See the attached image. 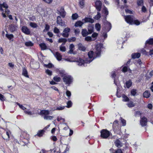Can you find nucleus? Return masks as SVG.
<instances>
[{"label":"nucleus","instance_id":"obj_1","mask_svg":"<svg viewBox=\"0 0 153 153\" xmlns=\"http://www.w3.org/2000/svg\"><path fill=\"white\" fill-rule=\"evenodd\" d=\"M9 6L6 2L1 3L0 1V11L1 12V15L4 18L7 17L6 15L9 14L10 12L8 9Z\"/></svg>","mask_w":153,"mask_h":153},{"label":"nucleus","instance_id":"obj_2","mask_svg":"<svg viewBox=\"0 0 153 153\" xmlns=\"http://www.w3.org/2000/svg\"><path fill=\"white\" fill-rule=\"evenodd\" d=\"M125 20L126 22L131 25L135 24L136 25H139L140 24V22L132 15H128L125 16Z\"/></svg>","mask_w":153,"mask_h":153},{"label":"nucleus","instance_id":"obj_3","mask_svg":"<svg viewBox=\"0 0 153 153\" xmlns=\"http://www.w3.org/2000/svg\"><path fill=\"white\" fill-rule=\"evenodd\" d=\"M111 135V133L106 129H102L100 131V137L102 139H107Z\"/></svg>","mask_w":153,"mask_h":153},{"label":"nucleus","instance_id":"obj_4","mask_svg":"<svg viewBox=\"0 0 153 153\" xmlns=\"http://www.w3.org/2000/svg\"><path fill=\"white\" fill-rule=\"evenodd\" d=\"M63 82L65 84L70 85L73 81V78L70 75H66L62 78Z\"/></svg>","mask_w":153,"mask_h":153},{"label":"nucleus","instance_id":"obj_5","mask_svg":"<svg viewBox=\"0 0 153 153\" xmlns=\"http://www.w3.org/2000/svg\"><path fill=\"white\" fill-rule=\"evenodd\" d=\"M131 59H129L127 62L126 65L125 66V74L128 75V76L131 75L132 74L131 70L128 67L131 62Z\"/></svg>","mask_w":153,"mask_h":153},{"label":"nucleus","instance_id":"obj_6","mask_svg":"<svg viewBox=\"0 0 153 153\" xmlns=\"http://www.w3.org/2000/svg\"><path fill=\"white\" fill-rule=\"evenodd\" d=\"M92 61L91 60H89L88 58H86L85 60H83L81 58H79V59H78L76 62L78 63V64L79 65H84L85 63H89Z\"/></svg>","mask_w":153,"mask_h":153},{"label":"nucleus","instance_id":"obj_7","mask_svg":"<svg viewBox=\"0 0 153 153\" xmlns=\"http://www.w3.org/2000/svg\"><path fill=\"white\" fill-rule=\"evenodd\" d=\"M71 31L70 28L67 27L64 29L63 33L62 34V36L66 38H68L69 36V33Z\"/></svg>","mask_w":153,"mask_h":153},{"label":"nucleus","instance_id":"obj_8","mask_svg":"<svg viewBox=\"0 0 153 153\" xmlns=\"http://www.w3.org/2000/svg\"><path fill=\"white\" fill-rule=\"evenodd\" d=\"M113 129L115 132H117L120 131V128L118 126V121L117 120H115L114 121L113 124Z\"/></svg>","mask_w":153,"mask_h":153},{"label":"nucleus","instance_id":"obj_9","mask_svg":"<svg viewBox=\"0 0 153 153\" xmlns=\"http://www.w3.org/2000/svg\"><path fill=\"white\" fill-rule=\"evenodd\" d=\"M102 3L100 0H97L95 2V7L98 12L100 11L102 8Z\"/></svg>","mask_w":153,"mask_h":153},{"label":"nucleus","instance_id":"obj_10","mask_svg":"<svg viewBox=\"0 0 153 153\" xmlns=\"http://www.w3.org/2000/svg\"><path fill=\"white\" fill-rule=\"evenodd\" d=\"M112 78L114 79V83L117 87L119 86L120 85V82L119 80L115 78L116 74L115 72L113 73L111 75Z\"/></svg>","mask_w":153,"mask_h":153},{"label":"nucleus","instance_id":"obj_11","mask_svg":"<svg viewBox=\"0 0 153 153\" xmlns=\"http://www.w3.org/2000/svg\"><path fill=\"white\" fill-rule=\"evenodd\" d=\"M147 122V119L145 117H143L142 118H141V120L140 121V124L142 126H144L146 125Z\"/></svg>","mask_w":153,"mask_h":153},{"label":"nucleus","instance_id":"obj_12","mask_svg":"<svg viewBox=\"0 0 153 153\" xmlns=\"http://www.w3.org/2000/svg\"><path fill=\"white\" fill-rule=\"evenodd\" d=\"M22 32L26 35H29L30 33V30L26 26H24L22 27Z\"/></svg>","mask_w":153,"mask_h":153},{"label":"nucleus","instance_id":"obj_13","mask_svg":"<svg viewBox=\"0 0 153 153\" xmlns=\"http://www.w3.org/2000/svg\"><path fill=\"white\" fill-rule=\"evenodd\" d=\"M17 27L13 24H11L9 26V30L12 33H13L17 30Z\"/></svg>","mask_w":153,"mask_h":153},{"label":"nucleus","instance_id":"obj_14","mask_svg":"<svg viewBox=\"0 0 153 153\" xmlns=\"http://www.w3.org/2000/svg\"><path fill=\"white\" fill-rule=\"evenodd\" d=\"M82 21H84V23L90 22L93 23L94 22V20L91 18L85 17V19H83Z\"/></svg>","mask_w":153,"mask_h":153},{"label":"nucleus","instance_id":"obj_15","mask_svg":"<svg viewBox=\"0 0 153 153\" xmlns=\"http://www.w3.org/2000/svg\"><path fill=\"white\" fill-rule=\"evenodd\" d=\"M87 29L88 33H89V34H91L94 31V27L93 25H88Z\"/></svg>","mask_w":153,"mask_h":153},{"label":"nucleus","instance_id":"obj_16","mask_svg":"<svg viewBox=\"0 0 153 153\" xmlns=\"http://www.w3.org/2000/svg\"><path fill=\"white\" fill-rule=\"evenodd\" d=\"M104 25L106 27V30L108 32L110 30L111 28V25L110 22L107 21L104 23Z\"/></svg>","mask_w":153,"mask_h":153},{"label":"nucleus","instance_id":"obj_17","mask_svg":"<svg viewBox=\"0 0 153 153\" xmlns=\"http://www.w3.org/2000/svg\"><path fill=\"white\" fill-rule=\"evenodd\" d=\"M115 145L118 148H120L123 146L122 143L118 139H117L114 142Z\"/></svg>","mask_w":153,"mask_h":153},{"label":"nucleus","instance_id":"obj_18","mask_svg":"<svg viewBox=\"0 0 153 153\" xmlns=\"http://www.w3.org/2000/svg\"><path fill=\"white\" fill-rule=\"evenodd\" d=\"M45 134L44 131L43 130H40L38 131L37 134L35 135V137L38 136L39 137H41Z\"/></svg>","mask_w":153,"mask_h":153},{"label":"nucleus","instance_id":"obj_19","mask_svg":"<svg viewBox=\"0 0 153 153\" xmlns=\"http://www.w3.org/2000/svg\"><path fill=\"white\" fill-rule=\"evenodd\" d=\"M118 86L117 87V95L118 97H120L122 96V100L123 101H124V94H121L119 91V88Z\"/></svg>","mask_w":153,"mask_h":153},{"label":"nucleus","instance_id":"obj_20","mask_svg":"<svg viewBox=\"0 0 153 153\" xmlns=\"http://www.w3.org/2000/svg\"><path fill=\"white\" fill-rule=\"evenodd\" d=\"M54 56L58 61H60L62 60V56L59 52H56L55 53Z\"/></svg>","mask_w":153,"mask_h":153},{"label":"nucleus","instance_id":"obj_21","mask_svg":"<svg viewBox=\"0 0 153 153\" xmlns=\"http://www.w3.org/2000/svg\"><path fill=\"white\" fill-rule=\"evenodd\" d=\"M56 22L58 24L63 26L64 25V23L62 22V19L60 16H58L57 18Z\"/></svg>","mask_w":153,"mask_h":153},{"label":"nucleus","instance_id":"obj_22","mask_svg":"<svg viewBox=\"0 0 153 153\" xmlns=\"http://www.w3.org/2000/svg\"><path fill=\"white\" fill-rule=\"evenodd\" d=\"M78 49L81 51H85L86 50L85 47L82 44L80 43L78 44Z\"/></svg>","mask_w":153,"mask_h":153},{"label":"nucleus","instance_id":"obj_23","mask_svg":"<svg viewBox=\"0 0 153 153\" xmlns=\"http://www.w3.org/2000/svg\"><path fill=\"white\" fill-rule=\"evenodd\" d=\"M81 33L82 36L84 37H86L89 34L88 33V32L87 31V29L85 28L82 29Z\"/></svg>","mask_w":153,"mask_h":153},{"label":"nucleus","instance_id":"obj_24","mask_svg":"<svg viewBox=\"0 0 153 153\" xmlns=\"http://www.w3.org/2000/svg\"><path fill=\"white\" fill-rule=\"evenodd\" d=\"M5 36L7 39L10 41H13L14 35L13 34H8L7 33L5 35Z\"/></svg>","mask_w":153,"mask_h":153},{"label":"nucleus","instance_id":"obj_25","mask_svg":"<svg viewBox=\"0 0 153 153\" xmlns=\"http://www.w3.org/2000/svg\"><path fill=\"white\" fill-rule=\"evenodd\" d=\"M131 56L132 59H135L136 58H138L140 57V54L139 53H134L131 54Z\"/></svg>","mask_w":153,"mask_h":153},{"label":"nucleus","instance_id":"obj_26","mask_svg":"<svg viewBox=\"0 0 153 153\" xmlns=\"http://www.w3.org/2000/svg\"><path fill=\"white\" fill-rule=\"evenodd\" d=\"M125 84L126 87L128 88H129L132 85V82L131 80L130 79L126 81Z\"/></svg>","mask_w":153,"mask_h":153},{"label":"nucleus","instance_id":"obj_27","mask_svg":"<svg viewBox=\"0 0 153 153\" xmlns=\"http://www.w3.org/2000/svg\"><path fill=\"white\" fill-rule=\"evenodd\" d=\"M60 11L59 12L62 18H64L66 15V13L65 11L64 8L62 7L60 10Z\"/></svg>","mask_w":153,"mask_h":153},{"label":"nucleus","instance_id":"obj_28","mask_svg":"<svg viewBox=\"0 0 153 153\" xmlns=\"http://www.w3.org/2000/svg\"><path fill=\"white\" fill-rule=\"evenodd\" d=\"M49 114V111L48 110H42L41 111L40 114L41 115H47Z\"/></svg>","mask_w":153,"mask_h":153},{"label":"nucleus","instance_id":"obj_29","mask_svg":"<svg viewBox=\"0 0 153 153\" xmlns=\"http://www.w3.org/2000/svg\"><path fill=\"white\" fill-rule=\"evenodd\" d=\"M84 23V22H83L81 21H78L75 22L74 26L76 27H80Z\"/></svg>","mask_w":153,"mask_h":153},{"label":"nucleus","instance_id":"obj_30","mask_svg":"<svg viewBox=\"0 0 153 153\" xmlns=\"http://www.w3.org/2000/svg\"><path fill=\"white\" fill-rule=\"evenodd\" d=\"M143 95L144 97L148 98L150 97L151 94L149 91L146 90L143 92Z\"/></svg>","mask_w":153,"mask_h":153},{"label":"nucleus","instance_id":"obj_31","mask_svg":"<svg viewBox=\"0 0 153 153\" xmlns=\"http://www.w3.org/2000/svg\"><path fill=\"white\" fill-rule=\"evenodd\" d=\"M67 40L65 38H61L59 39L58 41V42L59 43L62 42V45H64L65 43L67 42Z\"/></svg>","mask_w":153,"mask_h":153},{"label":"nucleus","instance_id":"obj_32","mask_svg":"<svg viewBox=\"0 0 153 153\" xmlns=\"http://www.w3.org/2000/svg\"><path fill=\"white\" fill-rule=\"evenodd\" d=\"M22 75L26 77H29L27 69L25 68L23 69Z\"/></svg>","mask_w":153,"mask_h":153},{"label":"nucleus","instance_id":"obj_33","mask_svg":"<svg viewBox=\"0 0 153 153\" xmlns=\"http://www.w3.org/2000/svg\"><path fill=\"white\" fill-rule=\"evenodd\" d=\"M39 46L42 50H45L47 49V46L45 43H41L39 45Z\"/></svg>","mask_w":153,"mask_h":153},{"label":"nucleus","instance_id":"obj_34","mask_svg":"<svg viewBox=\"0 0 153 153\" xmlns=\"http://www.w3.org/2000/svg\"><path fill=\"white\" fill-rule=\"evenodd\" d=\"M125 144V151L126 150L127 153H129L130 149L129 148V144L128 143H126Z\"/></svg>","mask_w":153,"mask_h":153},{"label":"nucleus","instance_id":"obj_35","mask_svg":"<svg viewBox=\"0 0 153 153\" xmlns=\"http://www.w3.org/2000/svg\"><path fill=\"white\" fill-rule=\"evenodd\" d=\"M102 12L104 13V14L105 15V19H106L107 16L108 14V10L107 8L105 7L103 9Z\"/></svg>","mask_w":153,"mask_h":153},{"label":"nucleus","instance_id":"obj_36","mask_svg":"<svg viewBox=\"0 0 153 153\" xmlns=\"http://www.w3.org/2000/svg\"><path fill=\"white\" fill-rule=\"evenodd\" d=\"M85 0H80L79 3L80 7L82 8L85 5L84 1Z\"/></svg>","mask_w":153,"mask_h":153},{"label":"nucleus","instance_id":"obj_37","mask_svg":"<svg viewBox=\"0 0 153 153\" xmlns=\"http://www.w3.org/2000/svg\"><path fill=\"white\" fill-rule=\"evenodd\" d=\"M94 52L93 51H91L88 52V55L89 59H92L93 57ZM89 60H90L89 59Z\"/></svg>","mask_w":153,"mask_h":153},{"label":"nucleus","instance_id":"obj_38","mask_svg":"<svg viewBox=\"0 0 153 153\" xmlns=\"http://www.w3.org/2000/svg\"><path fill=\"white\" fill-rule=\"evenodd\" d=\"M148 44L149 45H153V38H150L147 40L145 44Z\"/></svg>","mask_w":153,"mask_h":153},{"label":"nucleus","instance_id":"obj_39","mask_svg":"<svg viewBox=\"0 0 153 153\" xmlns=\"http://www.w3.org/2000/svg\"><path fill=\"white\" fill-rule=\"evenodd\" d=\"M53 79L56 82H59L60 81L61 78L60 77H58L57 76H56L53 77Z\"/></svg>","mask_w":153,"mask_h":153},{"label":"nucleus","instance_id":"obj_40","mask_svg":"<svg viewBox=\"0 0 153 153\" xmlns=\"http://www.w3.org/2000/svg\"><path fill=\"white\" fill-rule=\"evenodd\" d=\"M137 93V90L136 89H133L131 91V94L133 96H135Z\"/></svg>","mask_w":153,"mask_h":153},{"label":"nucleus","instance_id":"obj_41","mask_svg":"<svg viewBox=\"0 0 153 153\" xmlns=\"http://www.w3.org/2000/svg\"><path fill=\"white\" fill-rule=\"evenodd\" d=\"M125 11L127 14H132L133 13V11L132 10L129 9L127 8L125 9Z\"/></svg>","mask_w":153,"mask_h":153},{"label":"nucleus","instance_id":"obj_42","mask_svg":"<svg viewBox=\"0 0 153 153\" xmlns=\"http://www.w3.org/2000/svg\"><path fill=\"white\" fill-rule=\"evenodd\" d=\"M25 45L26 46H32L33 44L31 42L29 41L26 42L25 43Z\"/></svg>","mask_w":153,"mask_h":153},{"label":"nucleus","instance_id":"obj_43","mask_svg":"<svg viewBox=\"0 0 153 153\" xmlns=\"http://www.w3.org/2000/svg\"><path fill=\"white\" fill-rule=\"evenodd\" d=\"M30 25L31 27L34 28H36L38 27L37 24L34 22H30Z\"/></svg>","mask_w":153,"mask_h":153},{"label":"nucleus","instance_id":"obj_44","mask_svg":"<svg viewBox=\"0 0 153 153\" xmlns=\"http://www.w3.org/2000/svg\"><path fill=\"white\" fill-rule=\"evenodd\" d=\"M50 28V26L48 24H46L45 25V29L43 30V32H45L48 31Z\"/></svg>","mask_w":153,"mask_h":153},{"label":"nucleus","instance_id":"obj_45","mask_svg":"<svg viewBox=\"0 0 153 153\" xmlns=\"http://www.w3.org/2000/svg\"><path fill=\"white\" fill-rule=\"evenodd\" d=\"M95 28L97 31H100L101 28V25L99 23H96L95 24Z\"/></svg>","mask_w":153,"mask_h":153},{"label":"nucleus","instance_id":"obj_46","mask_svg":"<svg viewBox=\"0 0 153 153\" xmlns=\"http://www.w3.org/2000/svg\"><path fill=\"white\" fill-rule=\"evenodd\" d=\"M102 46L100 45H97L96 50V51H101V48Z\"/></svg>","mask_w":153,"mask_h":153},{"label":"nucleus","instance_id":"obj_47","mask_svg":"<svg viewBox=\"0 0 153 153\" xmlns=\"http://www.w3.org/2000/svg\"><path fill=\"white\" fill-rule=\"evenodd\" d=\"M127 105L128 107L130 108L133 107L135 106L134 104L131 101H130L128 103H127Z\"/></svg>","mask_w":153,"mask_h":153},{"label":"nucleus","instance_id":"obj_48","mask_svg":"<svg viewBox=\"0 0 153 153\" xmlns=\"http://www.w3.org/2000/svg\"><path fill=\"white\" fill-rule=\"evenodd\" d=\"M101 14L99 12H98L97 14L94 17V18L97 20H98L101 18Z\"/></svg>","mask_w":153,"mask_h":153},{"label":"nucleus","instance_id":"obj_49","mask_svg":"<svg viewBox=\"0 0 153 153\" xmlns=\"http://www.w3.org/2000/svg\"><path fill=\"white\" fill-rule=\"evenodd\" d=\"M78 17V15L76 13L73 14L72 16V19L74 20L76 19Z\"/></svg>","mask_w":153,"mask_h":153},{"label":"nucleus","instance_id":"obj_50","mask_svg":"<svg viewBox=\"0 0 153 153\" xmlns=\"http://www.w3.org/2000/svg\"><path fill=\"white\" fill-rule=\"evenodd\" d=\"M16 104L19 106V108L23 110H25L26 109V108L22 105H21L19 103L17 102Z\"/></svg>","mask_w":153,"mask_h":153},{"label":"nucleus","instance_id":"obj_51","mask_svg":"<svg viewBox=\"0 0 153 153\" xmlns=\"http://www.w3.org/2000/svg\"><path fill=\"white\" fill-rule=\"evenodd\" d=\"M59 73L60 74L61 76L62 77H64V76H66L67 75L65 74V72L63 71H60Z\"/></svg>","mask_w":153,"mask_h":153},{"label":"nucleus","instance_id":"obj_52","mask_svg":"<svg viewBox=\"0 0 153 153\" xmlns=\"http://www.w3.org/2000/svg\"><path fill=\"white\" fill-rule=\"evenodd\" d=\"M98 34L96 32L94 33L92 35L91 37L93 38H94V40H95L97 38V36H98Z\"/></svg>","mask_w":153,"mask_h":153},{"label":"nucleus","instance_id":"obj_53","mask_svg":"<svg viewBox=\"0 0 153 153\" xmlns=\"http://www.w3.org/2000/svg\"><path fill=\"white\" fill-rule=\"evenodd\" d=\"M85 37V41H88V42H91L93 40L92 39V38L90 36H86Z\"/></svg>","mask_w":153,"mask_h":153},{"label":"nucleus","instance_id":"obj_54","mask_svg":"<svg viewBox=\"0 0 153 153\" xmlns=\"http://www.w3.org/2000/svg\"><path fill=\"white\" fill-rule=\"evenodd\" d=\"M76 38L75 37H72L70 38H68V39L69 42H74L75 41Z\"/></svg>","mask_w":153,"mask_h":153},{"label":"nucleus","instance_id":"obj_55","mask_svg":"<svg viewBox=\"0 0 153 153\" xmlns=\"http://www.w3.org/2000/svg\"><path fill=\"white\" fill-rule=\"evenodd\" d=\"M72 105V103L71 101H68L67 102V105L66 106L68 108L71 107Z\"/></svg>","mask_w":153,"mask_h":153},{"label":"nucleus","instance_id":"obj_56","mask_svg":"<svg viewBox=\"0 0 153 153\" xmlns=\"http://www.w3.org/2000/svg\"><path fill=\"white\" fill-rule=\"evenodd\" d=\"M137 4L138 6H141L143 5V0H137Z\"/></svg>","mask_w":153,"mask_h":153},{"label":"nucleus","instance_id":"obj_57","mask_svg":"<svg viewBox=\"0 0 153 153\" xmlns=\"http://www.w3.org/2000/svg\"><path fill=\"white\" fill-rule=\"evenodd\" d=\"M65 108L64 106H59L57 107L55 109L56 110H62L64 109Z\"/></svg>","mask_w":153,"mask_h":153},{"label":"nucleus","instance_id":"obj_58","mask_svg":"<svg viewBox=\"0 0 153 153\" xmlns=\"http://www.w3.org/2000/svg\"><path fill=\"white\" fill-rule=\"evenodd\" d=\"M45 72L46 73L50 76H51L52 75V71L49 69L46 70Z\"/></svg>","mask_w":153,"mask_h":153},{"label":"nucleus","instance_id":"obj_59","mask_svg":"<svg viewBox=\"0 0 153 153\" xmlns=\"http://www.w3.org/2000/svg\"><path fill=\"white\" fill-rule=\"evenodd\" d=\"M70 148V146L67 145L66 149L64 151V152H63L62 153H68L69 151V150Z\"/></svg>","mask_w":153,"mask_h":153},{"label":"nucleus","instance_id":"obj_60","mask_svg":"<svg viewBox=\"0 0 153 153\" xmlns=\"http://www.w3.org/2000/svg\"><path fill=\"white\" fill-rule=\"evenodd\" d=\"M53 31L56 33H58L60 32L59 29L56 27H55L54 28Z\"/></svg>","mask_w":153,"mask_h":153},{"label":"nucleus","instance_id":"obj_61","mask_svg":"<svg viewBox=\"0 0 153 153\" xmlns=\"http://www.w3.org/2000/svg\"><path fill=\"white\" fill-rule=\"evenodd\" d=\"M60 50L62 52H65L66 51V48L65 46H60L59 47Z\"/></svg>","mask_w":153,"mask_h":153},{"label":"nucleus","instance_id":"obj_62","mask_svg":"<svg viewBox=\"0 0 153 153\" xmlns=\"http://www.w3.org/2000/svg\"><path fill=\"white\" fill-rule=\"evenodd\" d=\"M5 97L4 95L0 94V100L2 101H4L5 100Z\"/></svg>","mask_w":153,"mask_h":153},{"label":"nucleus","instance_id":"obj_63","mask_svg":"<svg viewBox=\"0 0 153 153\" xmlns=\"http://www.w3.org/2000/svg\"><path fill=\"white\" fill-rule=\"evenodd\" d=\"M51 140L54 142H56L57 140V139L55 136H53L51 137Z\"/></svg>","mask_w":153,"mask_h":153},{"label":"nucleus","instance_id":"obj_64","mask_svg":"<svg viewBox=\"0 0 153 153\" xmlns=\"http://www.w3.org/2000/svg\"><path fill=\"white\" fill-rule=\"evenodd\" d=\"M114 153H123V152L121 149H118L115 151Z\"/></svg>","mask_w":153,"mask_h":153}]
</instances>
